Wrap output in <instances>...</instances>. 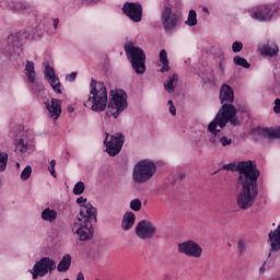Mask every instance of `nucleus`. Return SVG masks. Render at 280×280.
I'll use <instances>...</instances> for the list:
<instances>
[{"label": "nucleus", "instance_id": "nucleus-1", "mask_svg": "<svg viewBox=\"0 0 280 280\" xmlns=\"http://www.w3.org/2000/svg\"><path fill=\"white\" fill-rule=\"evenodd\" d=\"M221 108L217 113L213 120L208 125V132L218 136L220 130L226 128V124L231 126H240V118H237V108L234 107L235 92L231 85L224 83L220 89Z\"/></svg>", "mask_w": 280, "mask_h": 280}, {"label": "nucleus", "instance_id": "nucleus-2", "mask_svg": "<svg viewBox=\"0 0 280 280\" xmlns=\"http://www.w3.org/2000/svg\"><path fill=\"white\" fill-rule=\"evenodd\" d=\"M260 173L252 175L250 177L241 176L237 179V184L241 185V191L236 195V205L238 209H250L259 196V187L257 180Z\"/></svg>", "mask_w": 280, "mask_h": 280}, {"label": "nucleus", "instance_id": "nucleus-3", "mask_svg": "<svg viewBox=\"0 0 280 280\" xmlns=\"http://www.w3.org/2000/svg\"><path fill=\"white\" fill-rule=\"evenodd\" d=\"M108 106V90L104 82L92 80L90 83V94L84 103V107L93 113H104Z\"/></svg>", "mask_w": 280, "mask_h": 280}, {"label": "nucleus", "instance_id": "nucleus-4", "mask_svg": "<svg viewBox=\"0 0 280 280\" xmlns=\"http://www.w3.org/2000/svg\"><path fill=\"white\" fill-rule=\"evenodd\" d=\"M128 108V94L124 90L110 91V98L107 103V117L117 119Z\"/></svg>", "mask_w": 280, "mask_h": 280}, {"label": "nucleus", "instance_id": "nucleus-5", "mask_svg": "<svg viewBox=\"0 0 280 280\" xmlns=\"http://www.w3.org/2000/svg\"><path fill=\"white\" fill-rule=\"evenodd\" d=\"M156 174V164L152 160H141L135 166L132 171V180L137 185H143L154 178Z\"/></svg>", "mask_w": 280, "mask_h": 280}, {"label": "nucleus", "instance_id": "nucleus-6", "mask_svg": "<svg viewBox=\"0 0 280 280\" xmlns=\"http://www.w3.org/2000/svg\"><path fill=\"white\" fill-rule=\"evenodd\" d=\"M125 51L135 73L143 75L145 73V52L143 49L135 45V43H128L125 45Z\"/></svg>", "mask_w": 280, "mask_h": 280}, {"label": "nucleus", "instance_id": "nucleus-7", "mask_svg": "<svg viewBox=\"0 0 280 280\" xmlns=\"http://www.w3.org/2000/svg\"><path fill=\"white\" fill-rule=\"evenodd\" d=\"M222 170H226L228 172H238L240 174L238 178H242V176H245L246 178H250V176H254L260 173L257 168V164H255V162L250 160L231 162L229 164H224L222 166Z\"/></svg>", "mask_w": 280, "mask_h": 280}, {"label": "nucleus", "instance_id": "nucleus-8", "mask_svg": "<svg viewBox=\"0 0 280 280\" xmlns=\"http://www.w3.org/2000/svg\"><path fill=\"white\" fill-rule=\"evenodd\" d=\"M56 270V260L51 259L50 257H42L37 260L33 268L28 269L30 275H32V279H40L43 277H47L49 272Z\"/></svg>", "mask_w": 280, "mask_h": 280}, {"label": "nucleus", "instance_id": "nucleus-9", "mask_svg": "<svg viewBox=\"0 0 280 280\" xmlns=\"http://www.w3.org/2000/svg\"><path fill=\"white\" fill-rule=\"evenodd\" d=\"M34 132L25 131L19 139L15 140V152L18 154L26 155L32 154L36 150V141L34 140Z\"/></svg>", "mask_w": 280, "mask_h": 280}, {"label": "nucleus", "instance_id": "nucleus-10", "mask_svg": "<svg viewBox=\"0 0 280 280\" xmlns=\"http://www.w3.org/2000/svg\"><path fill=\"white\" fill-rule=\"evenodd\" d=\"M73 235H77L80 242H86L93 238V224L91 221H81L75 219L71 224Z\"/></svg>", "mask_w": 280, "mask_h": 280}, {"label": "nucleus", "instance_id": "nucleus-11", "mask_svg": "<svg viewBox=\"0 0 280 280\" xmlns=\"http://www.w3.org/2000/svg\"><path fill=\"white\" fill-rule=\"evenodd\" d=\"M126 138L121 133L108 135L106 133V138L104 140L105 152H107L108 156H117L119 152H121V148H124V142Z\"/></svg>", "mask_w": 280, "mask_h": 280}, {"label": "nucleus", "instance_id": "nucleus-12", "mask_svg": "<svg viewBox=\"0 0 280 280\" xmlns=\"http://www.w3.org/2000/svg\"><path fill=\"white\" fill-rule=\"evenodd\" d=\"M248 14L253 21H257L258 23H268V21H272V19H275L272 4L254 7L248 10Z\"/></svg>", "mask_w": 280, "mask_h": 280}, {"label": "nucleus", "instance_id": "nucleus-13", "mask_svg": "<svg viewBox=\"0 0 280 280\" xmlns=\"http://www.w3.org/2000/svg\"><path fill=\"white\" fill-rule=\"evenodd\" d=\"M178 21H180V14L174 12L172 8L166 7L161 13V23L165 32H174L178 27Z\"/></svg>", "mask_w": 280, "mask_h": 280}, {"label": "nucleus", "instance_id": "nucleus-14", "mask_svg": "<svg viewBox=\"0 0 280 280\" xmlns=\"http://www.w3.org/2000/svg\"><path fill=\"white\" fill-rule=\"evenodd\" d=\"M135 233L139 240H152L156 235V225L150 220H141L137 223Z\"/></svg>", "mask_w": 280, "mask_h": 280}, {"label": "nucleus", "instance_id": "nucleus-15", "mask_svg": "<svg viewBox=\"0 0 280 280\" xmlns=\"http://www.w3.org/2000/svg\"><path fill=\"white\" fill-rule=\"evenodd\" d=\"M121 10L133 23H141V19H143V7L139 2H125Z\"/></svg>", "mask_w": 280, "mask_h": 280}, {"label": "nucleus", "instance_id": "nucleus-16", "mask_svg": "<svg viewBox=\"0 0 280 280\" xmlns=\"http://www.w3.org/2000/svg\"><path fill=\"white\" fill-rule=\"evenodd\" d=\"M178 253L186 255V257L199 259V257H202V247L198 243L188 240L178 244Z\"/></svg>", "mask_w": 280, "mask_h": 280}, {"label": "nucleus", "instance_id": "nucleus-17", "mask_svg": "<svg viewBox=\"0 0 280 280\" xmlns=\"http://www.w3.org/2000/svg\"><path fill=\"white\" fill-rule=\"evenodd\" d=\"M0 8L24 14V12L32 10V4L25 0H1Z\"/></svg>", "mask_w": 280, "mask_h": 280}, {"label": "nucleus", "instance_id": "nucleus-18", "mask_svg": "<svg viewBox=\"0 0 280 280\" xmlns=\"http://www.w3.org/2000/svg\"><path fill=\"white\" fill-rule=\"evenodd\" d=\"M45 80L49 82L54 93H57L60 95L62 93V84L60 83V78L56 75V70H54V67L46 66L44 70Z\"/></svg>", "mask_w": 280, "mask_h": 280}, {"label": "nucleus", "instance_id": "nucleus-19", "mask_svg": "<svg viewBox=\"0 0 280 280\" xmlns=\"http://www.w3.org/2000/svg\"><path fill=\"white\" fill-rule=\"evenodd\" d=\"M45 104L51 119H59L60 115H62V101L51 98L50 101H46Z\"/></svg>", "mask_w": 280, "mask_h": 280}, {"label": "nucleus", "instance_id": "nucleus-20", "mask_svg": "<svg viewBox=\"0 0 280 280\" xmlns=\"http://www.w3.org/2000/svg\"><path fill=\"white\" fill-rule=\"evenodd\" d=\"M268 242L270 245V253L268 255L269 258L272 257V253H279L280 250V223L276 230L269 232Z\"/></svg>", "mask_w": 280, "mask_h": 280}, {"label": "nucleus", "instance_id": "nucleus-21", "mask_svg": "<svg viewBox=\"0 0 280 280\" xmlns=\"http://www.w3.org/2000/svg\"><path fill=\"white\" fill-rule=\"evenodd\" d=\"M257 49L260 56L266 58H277L279 56V46L275 43L259 44Z\"/></svg>", "mask_w": 280, "mask_h": 280}, {"label": "nucleus", "instance_id": "nucleus-22", "mask_svg": "<svg viewBox=\"0 0 280 280\" xmlns=\"http://www.w3.org/2000/svg\"><path fill=\"white\" fill-rule=\"evenodd\" d=\"M97 215V210L93 205L89 203L88 206H84L83 208H80V213L77 215L75 220H81L82 222H91V220H95Z\"/></svg>", "mask_w": 280, "mask_h": 280}, {"label": "nucleus", "instance_id": "nucleus-23", "mask_svg": "<svg viewBox=\"0 0 280 280\" xmlns=\"http://www.w3.org/2000/svg\"><path fill=\"white\" fill-rule=\"evenodd\" d=\"M40 220L48 224H55L58 221V210L50 207L44 208L40 212Z\"/></svg>", "mask_w": 280, "mask_h": 280}, {"label": "nucleus", "instance_id": "nucleus-24", "mask_svg": "<svg viewBox=\"0 0 280 280\" xmlns=\"http://www.w3.org/2000/svg\"><path fill=\"white\" fill-rule=\"evenodd\" d=\"M24 75L30 84H36V68L34 66V61L26 60Z\"/></svg>", "mask_w": 280, "mask_h": 280}, {"label": "nucleus", "instance_id": "nucleus-25", "mask_svg": "<svg viewBox=\"0 0 280 280\" xmlns=\"http://www.w3.org/2000/svg\"><path fill=\"white\" fill-rule=\"evenodd\" d=\"M136 220L137 215H135V212H126L121 221L122 231H130L135 226Z\"/></svg>", "mask_w": 280, "mask_h": 280}, {"label": "nucleus", "instance_id": "nucleus-26", "mask_svg": "<svg viewBox=\"0 0 280 280\" xmlns=\"http://www.w3.org/2000/svg\"><path fill=\"white\" fill-rule=\"evenodd\" d=\"M178 84V74H171L164 82V90L168 93H174L176 86Z\"/></svg>", "mask_w": 280, "mask_h": 280}, {"label": "nucleus", "instance_id": "nucleus-27", "mask_svg": "<svg viewBox=\"0 0 280 280\" xmlns=\"http://www.w3.org/2000/svg\"><path fill=\"white\" fill-rule=\"evenodd\" d=\"M71 268V255L66 254L57 266L58 272H67Z\"/></svg>", "mask_w": 280, "mask_h": 280}, {"label": "nucleus", "instance_id": "nucleus-28", "mask_svg": "<svg viewBox=\"0 0 280 280\" xmlns=\"http://www.w3.org/2000/svg\"><path fill=\"white\" fill-rule=\"evenodd\" d=\"M160 62L162 68L160 69L161 73H167L170 71V59H167V51L162 49L159 54Z\"/></svg>", "mask_w": 280, "mask_h": 280}, {"label": "nucleus", "instance_id": "nucleus-29", "mask_svg": "<svg viewBox=\"0 0 280 280\" xmlns=\"http://www.w3.org/2000/svg\"><path fill=\"white\" fill-rule=\"evenodd\" d=\"M185 25L188 27H196L198 25V14L196 13L195 10H190L188 12L187 20L185 21Z\"/></svg>", "mask_w": 280, "mask_h": 280}, {"label": "nucleus", "instance_id": "nucleus-30", "mask_svg": "<svg viewBox=\"0 0 280 280\" xmlns=\"http://www.w3.org/2000/svg\"><path fill=\"white\" fill-rule=\"evenodd\" d=\"M262 135L264 137H266V139H280V128L278 129H264L262 130Z\"/></svg>", "mask_w": 280, "mask_h": 280}, {"label": "nucleus", "instance_id": "nucleus-31", "mask_svg": "<svg viewBox=\"0 0 280 280\" xmlns=\"http://www.w3.org/2000/svg\"><path fill=\"white\" fill-rule=\"evenodd\" d=\"M233 62L237 67H243V69H250V63H248V60L244 57L236 56L234 57Z\"/></svg>", "mask_w": 280, "mask_h": 280}, {"label": "nucleus", "instance_id": "nucleus-32", "mask_svg": "<svg viewBox=\"0 0 280 280\" xmlns=\"http://www.w3.org/2000/svg\"><path fill=\"white\" fill-rule=\"evenodd\" d=\"M8 152L0 151V172H5L8 170Z\"/></svg>", "mask_w": 280, "mask_h": 280}, {"label": "nucleus", "instance_id": "nucleus-33", "mask_svg": "<svg viewBox=\"0 0 280 280\" xmlns=\"http://www.w3.org/2000/svg\"><path fill=\"white\" fill-rule=\"evenodd\" d=\"M84 189H85L84 182H78L74 185L72 192L74 196H82V194H84Z\"/></svg>", "mask_w": 280, "mask_h": 280}, {"label": "nucleus", "instance_id": "nucleus-34", "mask_svg": "<svg viewBox=\"0 0 280 280\" xmlns=\"http://www.w3.org/2000/svg\"><path fill=\"white\" fill-rule=\"evenodd\" d=\"M142 207L141 200L139 198L132 199L129 203L131 211H139Z\"/></svg>", "mask_w": 280, "mask_h": 280}, {"label": "nucleus", "instance_id": "nucleus-35", "mask_svg": "<svg viewBox=\"0 0 280 280\" xmlns=\"http://www.w3.org/2000/svg\"><path fill=\"white\" fill-rule=\"evenodd\" d=\"M30 176H32V166L27 165L25 168L22 171L20 178L21 180H28Z\"/></svg>", "mask_w": 280, "mask_h": 280}, {"label": "nucleus", "instance_id": "nucleus-36", "mask_svg": "<svg viewBox=\"0 0 280 280\" xmlns=\"http://www.w3.org/2000/svg\"><path fill=\"white\" fill-rule=\"evenodd\" d=\"M219 142L221 143L222 148H229L233 143V139L226 136H219Z\"/></svg>", "mask_w": 280, "mask_h": 280}, {"label": "nucleus", "instance_id": "nucleus-37", "mask_svg": "<svg viewBox=\"0 0 280 280\" xmlns=\"http://www.w3.org/2000/svg\"><path fill=\"white\" fill-rule=\"evenodd\" d=\"M237 248H238V253L241 255H244V253H246V240L240 238L237 241Z\"/></svg>", "mask_w": 280, "mask_h": 280}, {"label": "nucleus", "instance_id": "nucleus-38", "mask_svg": "<svg viewBox=\"0 0 280 280\" xmlns=\"http://www.w3.org/2000/svg\"><path fill=\"white\" fill-rule=\"evenodd\" d=\"M244 49V44L242 42H234L232 44V51L233 54H240Z\"/></svg>", "mask_w": 280, "mask_h": 280}, {"label": "nucleus", "instance_id": "nucleus-39", "mask_svg": "<svg viewBox=\"0 0 280 280\" xmlns=\"http://www.w3.org/2000/svg\"><path fill=\"white\" fill-rule=\"evenodd\" d=\"M77 205H79V207H81V209H82V208L91 205V202L89 201V199H86V197L80 196L79 198H77Z\"/></svg>", "mask_w": 280, "mask_h": 280}, {"label": "nucleus", "instance_id": "nucleus-40", "mask_svg": "<svg viewBox=\"0 0 280 280\" xmlns=\"http://www.w3.org/2000/svg\"><path fill=\"white\" fill-rule=\"evenodd\" d=\"M48 171L50 172L51 176H54V178H56L57 174H56V160H51Z\"/></svg>", "mask_w": 280, "mask_h": 280}, {"label": "nucleus", "instance_id": "nucleus-41", "mask_svg": "<svg viewBox=\"0 0 280 280\" xmlns=\"http://www.w3.org/2000/svg\"><path fill=\"white\" fill-rule=\"evenodd\" d=\"M168 105V112L170 114L174 117L176 116V106H174V102L173 101H168L167 102Z\"/></svg>", "mask_w": 280, "mask_h": 280}, {"label": "nucleus", "instance_id": "nucleus-42", "mask_svg": "<svg viewBox=\"0 0 280 280\" xmlns=\"http://www.w3.org/2000/svg\"><path fill=\"white\" fill-rule=\"evenodd\" d=\"M222 132V130H220L219 132H218V135L215 136V135H213L212 132H210V135L211 136H213L212 138H210V143L212 144V145H218V137L220 138V133Z\"/></svg>", "mask_w": 280, "mask_h": 280}, {"label": "nucleus", "instance_id": "nucleus-43", "mask_svg": "<svg viewBox=\"0 0 280 280\" xmlns=\"http://www.w3.org/2000/svg\"><path fill=\"white\" fill-rule=\"evenodd\" d=\"M75 78H78V72H71L70 74L66 75V80L68 82H75Z\"/></svg>", "mask_w": 280, "mask_h": 280}, {"label": "nucleus", "instance_id": "nucleus-44", "mask_svg": "<svg viewBox=\"0 0 280 280\" xmlns=\"http://www.w3.org/2000/svg\"><path fill=\"white\" fill-rule=\"evenodd\" d=\"M273 113H276L277 115H279L280 113V98L275 100Z\"/></svg>", "mask_w": 280, "mask_h": 280}, {"label": "nucleus", "instance_id": "nucleus-45", "mask_svg": "<svg viewBox=\"0 0 280 280\" xmlns=\"http://www.w3.org/2000/svg\"><path fill=\"white\" fill-rule=\"evenodd\" d=\"M58 25H60V19L58 18L52 19V27L55 32L58 30Z\"/></svg>", "mask_w": 280, "mask_h": 280}, {"label": "nucleus", "instance_id": "nucleus-46", "mask_svg": "<svg viewBox=\"0 0 280 280\" xmlns=\"http://www.w3.org/2000/svg\"><path fill=\"white\" fill-rule=\"evenodd\" d=\"M219 69H220V71H221V73H224V62L223 61H221L220 63H219Z\"/></svg>", "mask_w": 280, "mask_h": 280}, {"label": "nucleus", "instance_id": "nucleus-47", "mask_svg": "<svg viewBox=\"0 0 280 280\" xmlns=\"http://www.w3.org/2000/svg\"><path fill=\"white\" fill-rule=\"evenodd\" d=\"M77 280H84V273L79 272L78 276H77Z\"/></svg>", "mask_w": 280, "mask_h": 280}, {"label": "nucleus", "instance_id": "nucleus-48", "mask_svg": "<svg viewBox=\"0 0 280 280\" xmlns=\"http://www.w3.org/2000/svg\"><path fill=\"white\" fill-rule=\"evenodd\" d=\"M24 38H36V35H31V34L25 33Z\"/></svg>", "mask_w": 280, "mask_h": 280}, {"label": "nucleus", "instance_id": "nucleus-49", "mask_svg": "<svg viewBox=\"0 0 280 280\" xmlns=\"http://www.w3.org/2000/svg\"><path fill=\"white\" fill-rule=\"evenodd\" d=\"M266 264H264L260 269H259V272L260 275H264V272H266V268H265Z\"/></svg>", "mask_w": 280, "mask_h": 280}, {"label": "nucleus", "instance_id": "nucleus-50", "mask_svg": "<svg viewBox=\"0 0 280 280\" xmlns=\"http://www.w3.org/2000/svg\"><path fill=\"white\" fill-rule=\"evenodd\" d=\"M75 108H73V106H69L68 107V113H74Z\"/></svg>", "mask_w": 280, "mask_h": 280}, {"label": "nucleus", "instance_id": "nucleus-51", "mask_svg": "<svg viewBox=\"0 0 280 280\" xmlns=\"http://www.w3.org/2000/svg\"><path fill=\"white\" fill-rule=\"evenodd\" d=\"M90 3H97L100 0H88Z\"/></svg>", "mask_w": 280, "mask_h": 280}, {"label": "nucleus", "instance_id": "nucleus-52", "mask_svg": "<svg viewBox=\"0 0 280 280\" xmlns=\"http://www.w3.org/2000/svg\"><path fill=\"white\" fill-rule=\"evenodd\" d=\"M15 165H16V167H21V163H19V162H16Z\"/></svg>", "mask_w": 280, "mask_h": 280}, {"label": "nucleus", "instance_id": "nucleus-53", "mask_svg": "<svg viewBox=\"0 0 280 280\" xmlns=\"http://www.w3.org/2000/svg\"><path fill=\"white\" fill-rule=\"evenodd\" d=\"M203 12H209V10L207 8H203Z\"/></svg>", "mask_w": 280, "mask_h": 280}]
</instances>
